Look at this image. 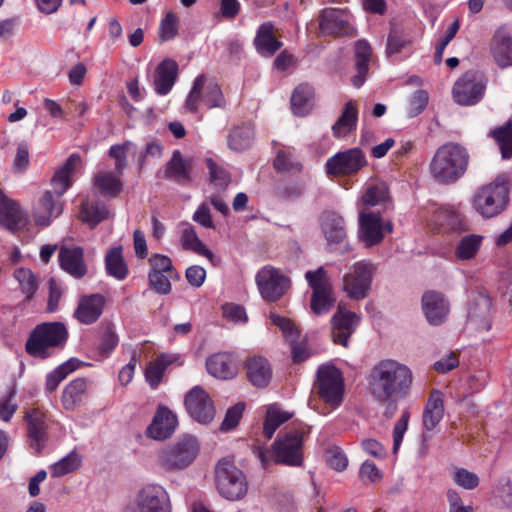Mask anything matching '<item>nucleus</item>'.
I'll list each match as a JSON object with an SVG mask.
<instances>
[{
  "instance_id": "nucleus-58",
  "label": "nucleus",
  "mask_w": 512,
  "mask_h": 512,
  "mask_svg": "<svg viewBox=\"0 0 512 512\" xmlns=\"http://www.w3.org/2000/svg\"><path fill=\"white\" fill-rule=\"evenodd\" d=\"M170 275L166 273L149 271L148 281L150 286L153 288L155 292L160 295H167L171 292L172 286L170 283V279H173Z\"/></svg>"
},
{
  "instance_id": "nucleus-63",
  "label": "nucleus",
  "mask_w": 512,
  "mask_h": 512,
  "mask_svg": "<svg viewBox=\"0 0 512 512\" xmlns=\"http://www.w3.org/2000/svg\"><path fill=\"white\" fill-rule=\"evenodd\" d=\"M453 480L457 485L467 490H472L479 485V477L474 472L464 468L455 469Z\"/></svg>"
},
{
  "instance_id": "nucleus-16",
  "label": "nucleus",
  "mask_w": 512,
  "mask_h": 512,
  "mask_svg": "<svg viewBox=\"0 0 512 512\" xmlns=\"http://www.w3.org/2000/svg\"><path fill=\"white\" fill-rule=\"evenodd\" d=\"M393 225L390 221L384 222L379 212L361 211L359 213L358 236L360 241L366 247H372L385 237L386 233H391Z\"/></svg>"
},
{
  "instance_id": "nucleus-5",
  "label": "nucleus",
  "mask_w": 512,
  "mask_h": 512,
  "mask_svg": "<svg viewBox=\"0 0 512 512\" xmlns=\"http://www.w3.org/2000/svg\"><path fill=\"white\" fill-rule=\"evenodd\" d=\"M509 183L505 176H497L494 181L480 187L472 198V206L483 218H493L501 214L509 203Z\"/></svg>"
},
{
  "instance_id": "nucleus-20",
  "label": "nucleus",
  "mask_w": 512,
  "mask_h": 512,
  "mask_svg": "<svg viewBox=\"0 0 512 512\" xmlns=\"http://www.w3.org/2000/svg\"><path fill=\"white\" fill-rule=\"evenodd\" d=\"M185 408L197 422L210 423L215 416V407L208 393L200 386L193 387L185 396Z\"/></svg>"
},
{
  "instance_id": "nucleus-13",
  "label": "nucleus",
  "mask_w": 512,
  "mask_h": 512,
  "mask_svg": "<svg viewBox=\"0 0 512 512\" xmlns=\"http://www.w3.org/2000/svg\"><path fill=\"white\" fill-rule=\"evenodd\" d=\"M124 512H171L169 494L159 484H147L138 491L135 504L126 506Z\"/></svg>"
},
{
  "instance_id": "nucleus-43",
  "label": "nucleus",
  "mask_w": 512,
  "mask_h": 512,
  "mask_svg": "<svg viewBox=\"0 0 512 512\" xmlns=\"http://www.w3.org/2000/svg\"><path fill=\"white\" fill-rule=\"evenodd\" d=\"M109 211L107 207L98 201H90L84 199L81 202L79 210V218L82 222L90 227H95L108 217Z\"/></svg>"
},
{
  "instance_id": "nucleus-8",
  "label": "nucleus",
  "mask_w": 512,
  "mask_h": 512,
  "mask_svg": "<svg viewBox=\"0 0 512 512\" xmlns=\"http://www.w3.org/2000/svg\"><path fill=\"white\" fill-rule=\"evenodd\" d=\"M216 487L220 495L228 500L242 499L248 491V481L245 474L234 463L221 460L215 470Z\"/></svg>"
},
{
  "instance_id": "nucleus-31",
  "label": "nucleus",
  "mask_w": 512,
  "mask_h": 512,
  "mask_svg": "<svg viewBox=\"0 0 512 512\" xmlns=\"http://www.w3.org/2000/svg\"><path fill=\"white\" fill-rule=\"evenodd\" d=\"M81 163L80 155L71 154L64 164L55 171L52 179L51 186L53 188V195L61 198L63 194L72 186V174L76 167Z\"/></svg>"
},
{
  "instance_id": "nucleus-33",
  "label": "nucleus",
  "mask_w": 512,
  "mask_h": 512,
  "mask_svg": "<svg viewBox=\"0 0 512 512\" xmlns=\"http://www.w3.org/2000/svg\"><path fill=\"white\" fill-rule=\"evenodd\" d=\"M444 395L433 389L423 409L422 424L426 431H433L444 417Z\"/></svg>"
},
{
  "instance_id": "nucleus-22",
  "label": "nucleus",
  "mask_w": 512,
  "mask_h": 512,
  "mask_svg": "<svg viewBox=\"0 0 512 512\" xmlns=\"http://www.w3.org/2000/svg\"><path fill=\"white\" fill-rule=\"evenodd\" d=\"M489 51L499 68L512 66V29L508 25H501L494 31Z\"/></svg>"
},
{
  "instance_id": "nucleus-59",
  "label": "nucleus",
  "mask_w": 512,
  "mask_h": 512,
  "mask_svg": "<svg viewBox=\"0 0 512 512\" xmlns=\"http://www.w3.org/2000/svg\"><path fill=\"white\" fill-rule=\"evenodd\" d=\"M429 96L425 90L415 91L409 99L407 114L414 118L421 114L428 105Z\"/></svg>"
},
{
  "instance_id": "nucleus-17",
  "label": "nucleus",
  "mask_w": 512,
  "mask_h": 512,
  "mask_svg": "<svg viewBox=\"0 0 512 512\" xmlns=\"http://www.w3.org/2000/svg\"><path fill=\"white\" fill-rule=\"evenodd\" d=\"M262 298L268 302L279 300L290 287V280L279 269L263 267L255 277Z\"/></svg>"
},
{
  "instance_id": "nucleus-11",
  "label": "nucleus",
  "mask_w": 512,
  "mask_h": 512,
  "mask_svg": "<svg viewBox=\"0 0 512 512\" xmlns=\"http://www.w3.org/2000/svg\"><path fill=\"white\" fill-rule=\"evenodd\" d=\"M376 270V265L370 260L355 262L343 278V289L348 297L355 300L367 297Z\"/></svg>"
},
{
  "instance_id": "nucleus-62",
  "label": "nucleus",
  "mask_w": 512,
  "mask_h": 512,
  "mask_svg": "<svg viewBox=\"0 0 512 512\" xmlns=\"http://www.w3.org/2000/svg\"><path fill=\"white\" fill-rule=\"evenodd\" d=\"M149 262L151 265L150 271L166 273L171 277H178V274L173 267L172 261L168 256L162 254H154L149 259Z\"/></svg>"
},
{
  "instance_id": "nucleus-18",
  "label": "nucleus",
  "mask_w": 512,
  "mask_h": 512,
  "mask_svg": "<svg viewBox=\"0 0 512 512\" xmlns=\"http://www.w3.org/2000/svg\"><path fill=\"white\" fill-rule=\"evenodd\" d=\"M319 29L321 34L332 37L354 34L349 13L340 8H324L319 15Z\"/></svg>"
},
{
  "instance_id": "nucleus-25",
  "label": "nucleus",
  "mask_w": 512,
  "mask_h": 512,
  "mask_svg": "<svg viewBox=\"0 0 512 512\" xmlns=\"http://www.w3.org/2000/svg\"><path fill=\"white\" fill-rule=\"evenodd\" d=\"M63 212V202L49 190L45 191L33 207V218L35 224L47 227Z\"/></svg>"
},
{
  "instance_id": "nucleus-26",
  "label": "nucleus",
  "mask_w": 512,
  "mask_h": 512,
  "mask_svg": "<svg viewBox=\"0 0 512 512\" xmlns=\"http://www.w3.org/2000/svg\"><path fill=\"white\" fill-rule=\"evenodd\" d=\"M433 222L442 233H461L468 229L463 213L455 206H441L433 214Z\"/></svg>"
},
{
  "instance_id": "nucleus-52",
  "label": "nucleus",
  "mask_w": 512,
  "mask_h": 512,
  "mask_svg": "<svg viewBox=\"0 0 512 512\" xmlns=\"http://www.w3.org/2000/svg\"><path fill=\"white\" fill-rule=\"evenodd\" d=\"M482 236L470 234L464 236L458 243L455 255L460 260H470L474 258L480 249Z\"/></svg>"
},
{
  "instance_id": "nucleus-27",
  "label": "nucleus",
  "mask_w": 512,
  "mask_h": 512,
  "mask_svg": "<svg viewBox=\"0 0 512 512\" xmlns=\"http://www.w3.org/2000/svg\"><path fill=\"white\" fill-rule=\"evenodd\" d=\"M105 305L106 299L102 294L82 295L73 316L81 324H94L101 317Z\"/></svg>"
},
{
  "instance_id": "nucleus-14",
  "label": "nucleus",
  "mask_w": 512,
  "mask_h": 512,
  "mask_svg": "<svg viewBox=\"0 0 512 512\" xmlns=\"http://www.w3.org/2000/svg\"><path fill=\"white\" fill-rule=\"evenodd\" d=\"M305 278L312 289L311 310L317 315L327 313L334 305L332 287L323 267L307 271Z\"/></svg>"
},
{
  "instance_id": "nucleus-9",
  "label": "nucleus",
  "mask_w": 512,
  "mask_h": 512,
  "mask_svg": "<svg viewBox=\"0 0 512 512\" xmlns=\"http://www.w3.org/2000/svg\"><path fill=\"white\" fill-rule=\"evenodd\" d=\"M23 419L26 423V443L33 454L41 455L50 439L48 413L40 407H33L25 411Z\"/></svg>"
},
{
  "instance_id": "nucleus-10",
  "label": "nucleus",
  "mask_w": 512,
  "mask_h": 512,
  "mask_svg": "<svg viewBox=\"0 0 512 512\" xmlns=\"http://www.w3.org/2000/svg\"><path fill=\"white\" fill-rule=\"evenodd\" d=\"M314 389L320 399L331 408L339 407L344 395V381L340 370L332 365L319 367Z\"/></svg>"
},
{
  "instance_id": "nucleus-45",
  "label": "nucleus",
  "mask_w": 512,
  "mask_h": 512,
  "mask_svg": "<svg viewBox=\"0 0 512 512\" xmlns=\"http://www.w3.org/2000/svg\"><path fill=\"white\" fill-rule=\"evenodd\" d=\"M80 361L76 358H70L66 362L56 367L53 371L47 374L45 381V390L48 393L54 392L59 384L72 372L78 369Z\"/></svg>"
},
{
  "instance_id": "nucleus-39",
  "label": "nucleus",
  "mask_w": 512,
  "mask_h": 512,
  "mask_svg": "<svg viewBox=\"0 0 512 512\" xmlns=\"http://www.w3.org/2000/svg\"><path fill=\"white\" fill-rule=\"evenodd\" d=\"M358 109L356 102L353 100L348 101L340 117L332 126L333 136L336 138H343L350 134L357 127Z\"/></svg>"
},
{
  "instance_id": "nucleus-57",
  "label": "nucleus",
  "mask_w": 512,
  "mask_h": 512,
  "mask_svg": "<svg viewBox=\"0 0 512 512\" xmlns=\"http://www.w3.org/2000/svg\"><path fill=\"white\" fill-rule=\"evenodd\" d=\"M132 146L130 141H126L121 145H112L109 149L108 155L115 160V171L121 175L127 167V150Z\"/></svg>"
},
{
  "instance_id": "nucleus-49",
  "label": "nucleus",
  "mask_w": 512,
  "mask_h": 512,
  "mask_svg": "<svg viewBox=\"0 0 512 512\" xmlns=\"http://www.w3.org/2000/svg\"><path fill=\"white\" fill-rule=\"evenodd\" d=\"M94 186L103 196L117 197L123 185L112 172H101L94 177Z\"/></svg>"
},
{
  "instance_id": "nucleus-61",
  "label": "nucleus",
  "mask_w": 512,
  "mask_h": 512,
  "mask_svg": "<svg viewBox=\"0 0 512 512\" xmlns=\"http://www.w3.org/2000/svg\"><path fill=\"white\" fill-rule=\"evenodd\" d=\"M410 419V412L409 410H404L398 419V421L395 423L393 428V452L397 453L399 450L401 443L403 441V437L405 432L408 429V423Z\"/></svg>"
},
{
  "instance_id": "nucleus-60",
  "label": "nucleus",
  "mask_w": 512,
  "mask_h": 512,
  "mask_svg": "<svg viewBox=\"0 0 512 512\" xmlns=\"http://www.w3.org/2000/svg\"><path fill=\"white\" fill-rule=\"evenodd\" d=\"M410 40L402 35L398 30L392 29L388 35L386 53L388 56H393L402 51Z\"/></svg>"
},
{
  "instance_id": "nucleus-1",
  "label": "nucleus",
  "mask_w": 512,
  "mask_h": 512,
  "mask_svg": "<svg viewBox=\"0 0 512 512\" xmlns=\"http://www.w3.org/2000/svg\"><path fill=\"white\" fill-rule=\"evenodd\" d=\"M369 383L372 394L379 401L404 398L412 385V372L395 360H382L371 370Z\"/></svg>"
},
{
  "instance_id": "nucleus-51",
  "label": "nucleus",
  "mask_w": 512,
  "mask_h": 512,
  "mask_svg": "<svg viewBox=\"0 0 512 512\" xmlns=\"http://www.w3.org/2000/svg\"><path fill=\"white\" fill-rule=\"evenodd\" d=\"M119 338L115 331V326L111 322H104L100 327L99 353L102 356H109L118 346Z\"/></svg>"
},
{
  "instance_id": "nucleus-28",
  "label": "nucleus",
  "mask_w": 512,
  "mask_h": 512,
  "mask_svg": "<svg viewBox=\"0 0 512 512\" xmlns=\"http://www.w3.org/2000/svg\"><path fill=\"white\" fill-rule=\"evenodd\" d=\"M178 425L177 416L166 406L160 405L146 429V435L155 440L169 438Z\"/></svg>"
},
{
  "instance_id": "nucleus-38",
  "label": "nucleus",
  "mask_w": 512,
  "mask_h": 512,
  "mask_svg": "<svg viewBox=\"0 0 512 512\" xmlns=\"http://www.w3.org/2000/svg\"><path fill=\"white\" fill-rule=\"evenodd\" d=\"M89 380L82 377L70 381L64 388L61 402L65 410L73 411L79 406L87 393Z\"/></svg>"
},
{
  "instance_id": "nucleus-4",
  "label": "nucleus",
  "mask_w": 512,
  "mask_h": 512,
  "mask_svg": "<svg viewBox=\"0 0 512 512\" xmlns=\"http://www.w3.org/2000/svg\"><path fill=\"white\" fill-rule=\"evenodd\" d=\"M309 432V427L302 424L281 431L271 447L274 462L290 467L302 466L304 439Z\"/></svg>"
},
{
  "instance_id": "nucleus-44",
  "label": "nucleus",
  "mask_w": 512,
  "mask_h": 512,
  "mask_svg": "<svg viewBox=\"0 0 512 512\" xmlns=\"http://www.w3.org/2000/svg\"><path fill=\"white\" fill-rule=\"evenodd\" d=\"M170 354H161L150 362L145 369V378L151 388L155 389L161 382L165 369L176 361Z\"/></svg>"
},
{
  "instance_id": "nucleus-15",
  "label": "nucleus",
  "mask_w": 512,
  "mask_h": 512,
  "mask_svg": "<svg viewBox=\"0 0 512 512\" xmlns=\"http://www.w3.org/2000/svg\"><path fill=\"white\" fill-rule=\"evenodd\" d=\"M486 85L481 75L469 70L465 72L452 88L454 101L462 106L477 104L483 97Z\"/></svg>"
},
{
  "instance_id": "nucleus-23",
  "label": "nucleus",
  "mask_w": 512,
  "mask_h": 512,
  "mask_svg": "<svg viewBox=\"0 0 512 512\" xmlns=\"http://www.w3.org/2000/svg\"><path fill=\"white\" fill-rule=\"evenodd\" d=\"M422 311L427 322L433 326L443 324L450 313V303L439 291L429 290L422 295Z\"/></svg>"
},
{
  "instance_id": "nucleus-19",
  "label": "nucleus",
  "mask_w": 512,
  "mask_h": 512,
  "mask_svg": "<svg viewBox=\"0 0 512 512\" xmlns=\"http://www.w3.org/2000/svg\"><path fill=\"white\" fill-rule=\"evenodd\" d=\"M361 322V317L347 310L341 304L331 318V336L335 344L348 347L350 337L355 333Z\"/></svg>"
},
{
  "instance_id": "nucleus-35",
  "label": "nucleus",
  "mask_w": 512,
  "mask_h": 512,
  "mask_svg": "<svg viewBox=\"0 0 512 512\" xmlns=\"http://www.w3.org/2000/svg\"><path fill=\"white\" fill-rule=\"evenodd\" d=\"M249 381L256 387H266L272 378L269 361L263 356H251L245 361Z\"/></svg>"
},
{
  "instance_id": "nucleus-3",
  "label": "nucleus",
  "mask_w": 512,
  "mask_h": 512,
  "mask_svg": "<svg viewBox=\"0 0 512 512\" xmlns=\"http://www.w3.org/2000/svg\"><path fill=\"white\" fill-rule=\"evenodd\" d=\"M69 332L62 322H43L35 326L25 343L26 352L38 359L52 356V349H63Z\"/></svg>"
},
{
  "instance_id": "nucleus-21",
  "label": "nucleus",
  "mask_w": 512,
  "mask_h": 512,
  "mask_svg": "<svg viewBox=\"0 0 512 512\" xmlns=\"http://www.w3.org/2000/svg\"><path fill=\"white\" fill-rule=\"evenodd\" d=\"M28 224V216L20 203L0 190V225L16 234Z\"/></svg>"
},
{
  "instance_id": "nucleus-46",
  "label": "nucleus",
  "mask_w": 512,
  "mask_h": 512,
  "mask_svg": "<svg viewBox=\"0 0 512 512\" xmlns=\"http://www.w3.org/2000/svg\"><path fill=\"white\" fill-rule=\"evenodd\" d=\"M181 244L183 249L191 250L200 256H204L210 261L213 260L214 254L208 249L197 236L194 227L186 224L181 234Z\"/></svg>"
},
{
  "instance_id": "nucleus-7",
  "label": "nucleus",
  "mask_w": 512,
  "mask_h": 512,
  "mask_svg": "<svg viewBox=\"0 0 512 512\" xmlns=\"http://www.w3.org/2000/svg\"><path fill=\"white\" fill-rule=\"evenodd\" d=\"M200 102H203L208 109L226 108V99L220 85L214 81L208 82L203 74L195 78L184 107L188 112L195 114L199 110Z\"/></svg>"
},
{
  "instance_id": "nucleus-56",
  "label": "nucleus",
  "mask_w": 512,
  "mask_h": 512,
  "mask_svg": "<svg viewBox=\"0 0 512 512\" xmlns=\"http://www.w3.org/2000/svg\"><path fill=\"white\" fill-rule=\"evenodd\" d=\"M210 182L221 188H226L230 183V174L222 166H219L212 158L206 159Z\"/></svg>"
},
{
  "instance_id": "nucleus-42",
  "label": "nucleus",
  "mask_w": 512,
  "mask_h": 512,
  "mask_svg": "<svg viewBox=\"0 0 512 512\" xmlns=\"http://www.w3.org/2000/svg\"><path fill=\"white\" fill-rule=\"evenodd\" d=\"M105 269L108 276L119 281L127 278L129 269L124 260L121 246L113 247L106 253Z\"/></svg>"
},
{
  "instance_id": "nucleus-29",
  "label": "nucleus",
  "mask_w": 512,
  "mask_h": 512,
  "mask_svg": "<svg viewBox=\"0 0 512 512\" xmlns=\"http://www.w3.org/2000/svg\"><path fill=\"white\" fill-rule=\"evenodd\" d=\"M320 228L329 245L343 243L347 237L345 220L336 211L327 210L322 212Z\"/></svg>"
},
{
  "instance_id": "nucleus-6",
  "label": "nucleus",
  "mask_w": 512,
  "mask_h": 512,
  "mask_svg": "<svg viewBox=\"0 0 512 512\" xmlns=\"http://www.w3.org/2000/svg\"><path fill=\"white\" fill-rule=\"evenodd\" d=\"M199 452V443L193 436L187 435L176 443L166 445L159 450L157 462L165 471L183 470L190 466Z\"/></svg>"
},
{
  "instance_id": "nucleus-64",
  "label": "nucleus",
  "mask_w": 512,
  "mask_h": 512,
  "mask_svg": "<svg viewBox=\"0 0 512 512\" xmlns=\"http://www.w3.org/2000/svg\"><path fill=\"white\" fill-rule=\"evenodd\" d=\"M15 395L16 390L11 388L6 396L0 400V419L5 422H9L17 411L18 405L13 401Z\"/></svg>"
},
{
  "instance_id": "nucleus-32",
  "label": "nucleus",
  "mask_w": 512,
  "mask_h": 512,
  "mask_svg": "<svg viewBox=\"0 0 512 512\" xmlns=\"http://www.w3.org/2000/svg\"><path fill=\"white\" fill-rule=\"evenodd\" d=\"M58 259L60 267L75 278H82L87 273V267L84 262V251L81 247L60 248Z\"/></svg>"
},
{
  "instance_id": "nucleus-47",
  "label": "nucleus",
  "mask_w": 512,
  "mask_h": 512,
  "mask_svg": "<svg viewBox=\"0 0 512 512\" xmlns=\"http://www.w3.org/2000/svg\"><path fill=\"white\" fill-rule=\"evenodd\" d=\"M498 144L503 159L512 158V120L496 127L488 134Z\"/></svg>"
},
{
  "instance_id": "nucleus-34",
  "label": "nucleus",
  "mask_w": 512,
  "mask_h": 512,
  "mask_svg": "<svg viewBox=\"0 0 512 512\" xmlns=\"http://www.w3.org/2000/svg\"><path fill=\"white\" fill-rule=\"evenodd\" d=\"M275 27L272 22L262 23L253 40L256 51L264 57L273 56L281 49L283 43L275 36Z\"/></svg>"
},
{
  "instance_id": "nucleus-48",
  "label": "nucleus",
  "mask_w": 512,
  "mask_h": 512,
  "mask_svg": "<svg viewBox=\"0 0 512 512\" xmlns=\"http://www.w3.org/2000/svg\"><path fill=\"white\" fill-rule=\"evenodd\" d=\"M361 202L366 207L384 205L390 203L389 188L385 182H377L369 185L361 197Z\"/></svg>"
},
{
  "instance_id": "nucleus-50",
  "label": "nucleus",
  "mask_w": 512,
  "mask_h": 512,
  "mask_svg": "<svg viewBox=\"0 0 512 512\" xmlns=\"http://www.w3.org/2000/svg\"><path fill=\"white\" fill-rule=\"evenodd\" d=\"M14 277L18 281L22 293L25 294L24 303L29 302L38 290L36 276L30 269L21 267L15 270Z\"/></svg>"
},
{
  "instance_id": "nucleus-30",
  "label": "nucleus",
  "mask_w": 512,
  "mask_h": 512,
  "mask_svg": "<svg viewBox=\"0 0 512 512\" xmlns=\"http://www.w3.org/2000/svg\"><path fill=\"white\" fill-rule=\"evenodd\" d=\"M206 368L210 375L219 379H231L238 371L237 359L229 352H218L206 360Z\"/></svg>"
},
{
  "instance_id": "nucleus-12",
  "label": "nucleus",
  "mask_w": 512,
  "mask_h": 512,
  "mask_svg": "<svg viewBox=\"0 0 512 512\" xmlns=\"http://www.w3.org/2000/svg\"><path fill=\"white\" fill-rule=\"evenodd\" d=\"M368 165L365 153L357 147L339 151L329 157L325 164L326 174L333 177H347L358 174Z\"/></svg>"
},
{
  "instance_id": "nucleus-54",
  "label": "nucleus",
  "mask_w": 512,
  "mask_h": 512,
  "mask_svg": "<svg viewBox=\"0 0 512 512\" xmlns=\"http://www.w3.org/2000/svg\"><path fill=\"white\" fill-rule=\"evenodd\" d=\"M80 465V459L76 452L72 451L58 462L51 465V475L61 477L75 471Z\"/></svg>"
},
{
  "instance_id": "nucleus-2",
  "label": "nucleus",
  "mask_w": 512,
  "mask_h": 512,
  "mask_svg": "<svg viewBox=\"0 0 512 512\" xmlns=\"http://www.w3.org/2000/svg\"><path fill=\"white\" fill-rule=\"evenodd\" d=\"M470 154L463 145L446 142L435 152L429 170L433 178L441 184H454L468 170Z\"/></svg>"
},
{
  "instance_id": "nucleus-41",
  "label": "nucleus",
  "mask_w": 512,
  "mask_h": 512,
  "mask_svg": "<svg viewBox=\"0 0 512 512\" xmlns=\"http://www.w3.org/2000/svg\"><path fill=\"white\" fill-rule=\"evenodd\" d=\"M254 136V128L249 123L233 127L227 138L228 147L235 152H242L251 147Z\"/></svg>"
},
{
  "instance_id": "nucleus-40",
  "label": "nucleus",
  "mask_w": 512,
  "mask_h": 512,
  "mask_svg": "<svg viewBox=\"0 0 512 512\" xmlns=\"http://www.w3.org/2000/svg\"><path fill=\"white\" fill-rule=\"evenodd\" d=\"M314 88L308 83L299 84L291 95V109L297 116L307 115L313 107Z\"/></svg>"
},
{
  "instance_id": "nucleus-24",
  "label": "nucleus",
  "mask_w": 512,
  "mask_h": 512,
  "mask_svg": "<svg viewBox=\"0 0 512 512\" xmlns=\"http://www.w3.org/2000/svg\"><path fill=\"white\" fill-rule=\"evenodd\" d=\"M193 163V158H184L180 150H174L163 170L157 172V177L188 185L192 181Z\"/></svg>"
},
{
  "instance_id": "nucleus-53",
  "label": "nucleus",
  "mask_w": 512,
  "mask_h": 512,
  "mask_svg": "<svg viewBox=\"0 0 512 512\" xmlns=\"http://www.w3.org/2000/svg\"><path fill=\"white\" fill-rule=\"evenodd\" d=\"M291 418V414L278 409L269 408L266 412L263 423V434L267 439H271L275 431Z\"/></svg>"
},
{
  "instance_id": "nucleus-36",
  "label": "nucleus",
  "mask_w": 512,
  "mask_h": 512,
  "mask_svg": "<svg viewBox=\"0 0 512 512\" xmlns=\"http://www.w3.org/2000/svg\"><path fill=\"white\" fill-rule=\"evenodd\" d=\"M178 75V64L173 59H164L156 68L154 89L159 95L168 94Z\"/></svg>"
},
{
  "instance_id": "nucleus-55",
  "label": "nucleus",
  "mask_w": 512,
  "mask_h": 512,
  "mask_svg": "<svg viewBox=\"0 0 512 512\" xmlns=\"http://www.w3.org/2000/svg\"><path fill=\"white\" fill-rule=\"evenodd\" d=\"M179 19L174 12H168L159 25V39L161 42L169 41L178 34Z\"/></svg>"
},
{
  "instance_id": "nucleus-37",
  "label": "nucleus",
  "mask_w": 512,
  "mask_h": 512,
  "mask_svg": "<svg viewBox=\"0 0 512 512\" xmlns=\"http://www.w3.org/2000/svg\"><path fill=\"white\" fill-rule=\"evenodd\" d=\"M372 48L366 40H358L354 45V59L357 74L353 76L352 83L356 88L361 87L369 71V62Z\"/></svg>"
}]
</instances>
